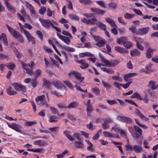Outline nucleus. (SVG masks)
<instances>
[{
    "mask_svg": "<svg viewBox=\"0 0 158 158\" xmlns=\"http://www.w3.org/2000/svg\"><path fill=\"white\" fill-rule=\"evenodd\" d=\"M20 62L23 68L26 70L27 73L30 75H31L33 73L32 70V69L28 68V67H29L31 68L34 67L35 65V64L34 62L33 61H31L29 64H27L26 63H24L22 60H21L20 61Z\"/></svg>",
    "mask_w": 158,
    "mask_h": 158,
    "instance_id": "nucleus-1",
    "label": "nucleus"
},
{
    "mask_svg": "<svg viewBox=\"0 0 158 158\" xmlns=\"http://www.w3.org/2000/svg\"><path fill=\"white\" fill-rule=\"evenodd\" d=\"M7 123L8 126L10 128L19 133H22V127L21 125L15 123L10 124L8 123Z\"/></svg>",
    "mask_w": 158,
    "mask_h": 158,
    "instance_id": "nucleus-2",
    "label": "nucleus"
},
{
    "mask_svg": "<svg viewBox=\"0 0 158 158\" xmlns=\"http://www.w3.org/2000/svg\"><path fill=\"white\" fill-rule=\"evenodd\" d=\"M83 22L89 25H93L97 24V19L94 16L91 19H83L82 20Z\"/></svg>",
    "mask_w": 158,
    "mask_h": 158,
    "instance_id": "nucleus-3",
    "label": "nucleus"
},
{
    "mask_svg": "<svg viewBox=\"0 0 158 158\" xmlns=\"http://www.w3.org/2000/svg\"><path fill=\"white\" fill-rule=\"evenodd\" d=\"M103 135L105 137L108 138H115L118 139L120 138L118 135L117 134H114L110 132L104 131L103 132Z\"/></svg>",
    "mask_w": 158,
    "mask_h": 158,
    "instance_id": "nucleus-4",
    "label": "nucleus"
},
{
    "mask_svg": "<svg viewBox=\"0 0 158 158\" xmlns=\"http://www.w3.org/2000/svg\"><path fill=\"white\" fill-rule=\"evenodd\" d=\"M149 28L146 27L138 29L137 33L139 35H144L147 34L149 31Z\"/></svg>",
    "mask_w": 158,
    "mask_h": 158,
    "instance_id": "nucleus-5",
    "label": "nucleus"
},
{
    "mask_svg": "<svg viewBox=\"0 0 158 158\" xmlns=\"http://www.w3.org/2000/svg\"><path fill=\"white\" fill-rule=\"evenodd\" d=\"M12 85L14 87L15 89L19 91H24L26 90V88L23 85H19L16 83H13Z\"/></svg>",
    "mask_w": 158,
    "mask_h": 158,
    "instance_id": "nucleus-6",
    "label": "nucleus"
},
{
    "mask_svg": "<svg viewBox=\"0 0 158 158\" xmlns=\"http://www.w3.org/2000/svg\"><path fill=\"white\" fill-rule=\"evenodd\" d=\"M57 35L58 38L63 41L65 43L68 45L69 44L70 42V40L68 37L63 36L58 33L57 34Z\"/></svg>",
    "mask_w": 158,
    "mask_h": 158,
    "instance_id": "nucleus-7",
    "label": "nucleus"
},
{
    "mask_svg": "<svg viewBox=\"0 0 158 158\" xmlns=\"http://www.w3.org/2000/svg\"><path fill=\"white\" fill-rule=\"evenodd\" d=\"M6 27L8 31L13 37H14L19 33L16 30L8 24L6 25Z\"/></svg>",
    "mask_w": 158,
    "mask_h": 158,
    "instance_id": "nucleus-8",
    "label": "nucleus"
},
{
    "mask_svg": "<svg viewBox=\"0 0 158 158\" xmlns=\"http://www.w3.org/2000/svg\"><path fill=\"white\" fill-rule=\"evenodd\" d=\"M42 25L47 28L50 27V20L49 19L43 20L40 18H39Z\"/></svg>",
    "mask_w": 158,
    "mask_h": 158,
    "instance_id": "nucleus-9",
    "label": "nucleus"
},
{
    "mask_svg": "<svg viewBox=\"0 0 158 158\" xmlns=\"http://www.w3.org/2000/svg\"><path fill=\"white\" fill-rule=\"evenodd\" d=\"M136 153H140L143 151V148L141 145L135 144L133 145V151Z\"/></svg>",
    "mask_w": 158,
    "mask_h": 158,
    "instance_id": "nucleus-10",
    "label": "nucleus"
},
{
    "mask_svg": "<svg viewBox=\"0 0 158 158\" xmlns=\"http://www.w3.org/2000/svg\"><path fill=\"white\" fill-rule=\"evenodd\" d=\"M74 145L75 148H76L82 149L84 147L83 143L80 140L75 141Z\"/></svg>",
    "mask_w": 158,
    "mask_h": 158,
    "instance_id": "nucleus-11",
    "label": "nucleus"
},
{
    "mask_svg": "<svg viewBox=\"0 0 158 158\" xmlns=\"http://www.w3.org/2000/svg\"><path fill=\"white\" fill-rule=\"evenodd\" d=\"M65 92V90L64 88H63L62 89H58L57 90L53 91L52 92V94L57 96H62Z\"/></svg>",
    "mask_w": 158,
    "mask_h": 158,
    "instance_id": "nucleus-12",
    "label": "nucleus"
},
{
    "mask_svg": "<svg viewBox=\"0 0 158 158\" xmlns=\"http://www.w3.org/2000/svg\"><path fill=\"white\" fill-rule=\"evenodd\" d=\"M77 62L80 64L79 66L82 69H86L89 67L88 64L83 60H77Z\"/></svg>",
    "mask_w": 158,
    "mask_h": 158,
    "instance_id": "nucleus-13",
    "label": "nucleus"
},
{
    "mask_svg": "<svg viewBox=\"0 0 158 158\" xmlns=\"http://www.w3.org/2000/svg\"><path fill=\"white\" fill-rule=\"evenodd\" d=\"M114 48L116 51L120 53L127 54L128 52V51L127 50L120 47L116 46Z\"/></svg>",
    "mask_w": 158,
    "mask_h": 158,
    "instance_id": "nucleus-14",
    "label": "nucleus"
},
{
    "mask_svg": "<svg viewBox=\"0 0 158 158\" xmlns=\"http://www.w3.org/2000/svg\"><path fill=\"white\" fill-rule=\"evenodd\" d=\"M19 25L21 29V30L22 31H23L24 30H26L24 29V27L28 28L30 30L32 29V26L30 24L26 23L24 25H23L20 23H19Z\"/></svg>",
    "mask_w": 158,
    "mask_h": 158,
    "instance_id": "nucleus-15",
    "label": "nucleus"
},
{
    "mask_svg": "<svg viewBox=\"0 0 158 158\" xmlns=\"http://www.w3.org/2000/svg\"><path fill=\"white\" fill-rule=\"evenodd\" d=\"M155 51V49L151 48H148L146 53V55L147 57L148 58H151L152 57V53L154 51Z\"/></svg>",
    "mask_w": 158,
    "mask_h": 158,
    "instance_id": "nucleus-16",
    "label": "nucleus"
},
{
    "mask_svg": "<svg viewBox=\"0 0 158 158\" xmlns=\"http://www.w3.org/2000/svg\"><path fill=\"white\" fill-rule=\"evenodd\" d=\"M91 10L92 12L100 15H103L105 13V11L97 8H91Z\"/></svg>",
    "mask_w": 158,
    "mask_h": 158,
    "instance_id": "nucleus-17",
    "label": "nucleus"
},
{
    "mask_svg": "<svg viewBox=\"0 0 158 158\" xmlns=\"http://www.w3.org/2000/svg\"><path fill=\"white\" fill-rule=\"evenodd\" d=\"M155 81H150L149 82L148 87L153 90L156 89L158 87V84L155 85Z\"/></svg>",
    "mask_w": 158,
    "mask_h": 158,
    "instance_id": "nucleus-18",
    "label": "nucleus"
},
{
    "mask_svg": "<svg viewBox=\"0 0 158 158\" xmlns=\"http://www.w3.org/2000/svg\"><path fill=\"white\" fill-rule=\"evenodd\" d=\"M137 75L136 73H129L124 76V80L125 81H127L129 79Z\"/></svg>",
    "mask_w": 158,
    "mask_h": 158,
    "instance_id": "nucleus-19",
    "label": "nucleus"
},
{
    "mask_svg": "<svg viewBox=\"0 0 158 158\" xmlns=\"http://www.w3.org/2000/svg\"><path fill=\"white\" fill-rule=\"evenodd\" d=\"M111 142L114 144L116 146L122 154H123V151L122 147L121 146V145L123 144V143L122 142H116L112 140H111Z\"/></svg>",
    "mask_w": 158,
    "mask_h": 158,
    "instance_id": "nucleus-20",
    "label": "nucleus"
},
{
    "mask_svg": "<svg viewBox=\"0 0 158 158\" xmlns=\"http://www.w3.org/2000/svg\"><path fill=\"white\" fill-rule=\"evenodd\" d=\"M75 77L76 79L78 81L80 82H82L84 79V77L81 76V74L79 73L76 72Z\"/></svg>",
    "mask_w": 158,
    "mask_h": 158,
    "instance_id": "nucleus-21",
    "label": "nucleus"
},
{
    "mask_svg": "<svg viewBox=\"0 0 158 158\" xmlns=\"http://www.w3.org/2000/svg\"><path fill=\"white\" fill-rule=\"evenodd\" d=\"M75 87L76 88V89L78 90H79L81 92H83L85 93L84 94H82L81 95L82 98H84L86 96H87V95L85 94L87 92V90H83L81 89L80 87H78V86L77 85H75Z\"/></svg>",
    "mask_w": 158,
    "mask_h": 158,
    "instance_id": "nucleus-22",
    "label": "nucleus"
},
{
    "mask_svg": "<svg viewBox=\"0 0 158 158\" xmlns=\"http://www.w3.org/2000/svg\"><path fill=\"white\" fill-rule=\"evenodd\" d=\"M34 145H37L39 146H42L46 144V142L42 140H39L33 142Z\"/></svg>",
    "mask_w": 158,
    "mask_h": 158,
    "instance_id": "nucleus-23",
    "label": "nucleus"
},
{
    "mask_svg": "<svg viewBox=\"0 0 158 158\" xmlns=\"http://www.w3.org/2000/svg\"><path fill=\"white\" fill-rule=\"evenodd\" d=\"M2 40L4 44L8 45V42L7 40V37L5 34L2 33L0 35V40Z\"/></svg>",
    "mask_w": 158,
    "mask_h": 158,
    "instance_id": "nucleus-24",
    "label": "nucleus"
},
{
    "mask_svg": "<svg viewBox=\"0 0 158 158\" xmlns=\"http://www.w3.org/2000/svg\"><path fill=\"white\" fill-rule=\"evenodd\" d=\"M2 40L4 44L8 45V42L7 40V37L5 34L2 33L0 35V40Z\"/></svg>",
    "mask_w": 158,
    "mask_h": 158,
    "instance_id": "nucleus-25",
    "label": "nucleus"
},
{
    "mask_svg": "<svg viewBox=\"0 0 158 158\" xmlns=\"http://www.w3.org/2000/svg\"><path fill=\"white\" fill-rule=\"evenodd\" d=\"M136 113L140 117V118L142 120L147 121L148 120V118L145 117L144 115H143L139 111V110H136Z\"/></svg>",
    "mask_w": 158,
    "mask_h": 158,
    "instance_id": "nucleus-26",
    "label": "nucleus"
},
{
    "mask_svg": "<svg viewBox=\"0 0 158 158\" xmlns=\"http://www.w3.org/2000/svg\"><path fill=\"white\" fill-rule=\"evenodd\" d=\"M62 48L65 50L70 52H74L75 51V49L74 48L65 45L63 46Z\"/></svg>",
    "mask_w": 158,
    "mask_h": 158,
    "instance_id": "nucleus-27",
    "label": "nucleus"
},
{
    "mask_svg": "<svg viewBox=\"0 0 158 158\" xmlns=\"http://www.w3.org/2000/svg\"><path fill=\"white\" fill-rule=\"evenodd\" d=\"M131 55L132 56H138L140 54L139 52L137 49H134L131 52Z\"/></svg>",
    "mask_w": 158,
    "mask_h": 158,
    "instance_id": "nucleus-28",
    "label": "nucleus"
},
{
    "mask_svg": "<svg viewBox=\"0 0 158 158\" xmlns=\"http://www.w3.org/2000/svg\"><path fill=\"white\" fill-rule=\"evenodd\" d=\"M70 133V132L66 131H65L64 132V134L66 135L67 138L70 141H72L74 140L75 139L71 135Z\"/></svg>",
    "mask_w": 158,
    "mask_h": 158,
    "instance_id": "nucleus-29",
    "label": "nucleus"
},
{
    "mask_svg": "<svg viewBox=\"0 0 158 158\" xmlns=\"http://www.w3.org/2000/svg\"><path fill=\"white\" fill-rule=\"evenodd\" d=\"M53 84L58 89H61V88L64 86L63 84L59 81H54Z\"/></svg>",
    "mask_w": 158,
    "mask_h": 158,
    "instance_id": "nucleus-30",
    "label": "nucleus"
},
{
    "mask_svg": "<svg viewBox=\"0 0 158 158\" xmlns=\"http://www.w3.org/2000/svg\"><path fill=\"white\" fill-rule=\"evenodd\" d=\"M9 59L10 58L8 55L0 53V60H6L7 61H8Z\"/></svg>",
    "mask_w": 158,
    "mask_h": 158,
    "instance_id": "nucleus-31",
    "label": "nucleus"
},
{
    "mask_svg": "<svg viewBox=\"0 0 158 158\" xmlns=\"http://www.w3.org/2000/svg\"><path fill=\"white\" fill-rule=\"evenodd\" d=\"M101 69L109 74H112L114 72V70L112 69H107L106 68H101Z\"/></svg>",
    "mask_w": 158,
    "mask_h": 158,
    "instance_id": "nucleus-32",
    "label": "nucleus"
},
{
    "mask_svg": "<svg viewBox=\"0 0 158 158\" xmlns=\"http://www.w3.org/2000/svg\"><path fill=\"white\" fill-rule=\"evenodd\" d=\"M124 47L127 49L130 48L133 45L132 43L130 41H125L123 43Z\"/></svg>",
    "mask_w": 158,
    "mask_h": 158,
    "instance_id": "nucleus-33",
    "label": "nucleus"
},
{
    "mask_svg": "<svg viewBox=\"0 0 158 158\" xmlns=\"http://www.w3.org/2000/svg\"><path fill=\"white\" fill-rule=\"evenodd\" d=\"M6 4L9 10L11 11L13 13H14L15 12V10L11 4H10L7 2H6Z\"/></svg>",
    "mask_w": 158,
    "mask_h": 158,
    "instance_id": "nucleus-34",
    "label": "nucleus"
},
{
    "mask_svg": "<svg viewBox=\"0 0 158 158\" xmlns=\"http://www.w3.org/2000/svg\"><path fill=\"white\" fill-rule=\"evenodd\" d=\"M7 93L10 95H13L16 94V92L13 90H12L11 87H9L7 89Z\"/></svg>",
    "mask_w": 158,
    "mask_h": 158,
    "instance_id": "nucleus-35",
    "label": "nucleus"
},
{
    "mask_svg": "<svg viewBox=\"0 0 158 158\" xmlns=\"http://www.w3.org/2000/svg\"><path fill=\"white\" fill-rule=\"evenodd\" d=\"M14 38L17 39L18 41L21 43H23L24 42L23 37L19 33H18Z\"/></svg>",
    "mask_w": 158,
    "mask_h": 158,
    "instance_id": "nucleus-36",
    "label": "nucleus"
},
{
    "mask_svg": "<svg viewBox=\"0 0 158 158\" xmlns=\"http://www.w3.org/2000/svg\"><path fill=\"white\" fill-rule=\"evenodd\" d=\"M102 82L103 86L106 88L107 90H109L111 88V85L110 83L103 81H102Z\"/></svg>",
    "mask_w": 158,
    "mask_h": 158,
    "instance_id": "nucleus-37",
    "label": "nucleus"
},
{
    "mask_svg": "<svg viewBox=\"0 0 158 158\" xmlns=\"http://www.w3.org/2000/svg\"><path fill=\"white\" fill-rule=\"evenodd\" d=\"M125 150L126 151H133V145L129 144V143H127L125 146Z\"/></svg>",
    "mask_w": 158,
    "mask_h": 158,
    "instance_id": "nucleus-38",
    "label": "nucleus"
},
{
    "mask_svg": "<svg viewBox=\"0 0 158 158\" xmlns=\"http://www.w3.org/2000/svg\"><path fill=\"white\" fill-rule=\"evenodd\" d=\"M105 19L106 21L109 23L111 26H113L116 25L115 23L112 19L109 17H107Z\"/></svg>",
    "mask_w": 158,
    "mask_h": 158,
    "instance_id": "nucleus-39",
    "label": "nucleus"
},
{
    "mask_svg": "<svg viewBox=\"0 0 158 158\" xmlns=\"http://www.w3.org/2000/svg\"><path fill=\"white\" fill-rule=\"evenodd\" d=\"M121 130L120 127L118 125H116L112 127L111 130L113 131L115 133L118 135V133Z\"/></svg>",
    "mask_w": 158,
    "mask_h": 158,
    "instance_id": "nucleus-40",
    "label": "nucleus"
},
{
    "mask_svg": "<svg viewBox=\"0 0 158 158\" xmlns=\"http://www.w3.org/2000/svg\"><path fill=\"white\" fill-rule=\"evenodd\" d=\"M111 27H112V28L111 29V32L114 35H117V30L118 29L117 25L116 24L115 25Z\"/></svg>",
    "mask_w": 158,
    "mask_h": 158,
    "instance_id": "nucleus-41",
    "label": "nucleus"
},
{
    "mask_svg": "<svg viewBox=\"0 0 158 158\" xmlns=\"http://www.w3.org/2000/svg\"><path fill=\"white\" fill-rule=\"evenodd\" d=\"M85 142L88 145L87 148L88 150L90 151H93V145L88 140H86Z\"/></svg>",
    "mask_w": 158,
    "mask_h": 158,
    "instance_id": "nucleus-42",
    "label": "nucleus"
},
{
    "mask_svg": "<svg viewBox=\"0 0 158 158\" xmlns=\"http://www.w3.org/2000/svg\"><path fill=\"white\" fill-rule=\"evenodd\" d=\"M13 51L14 52V54L16 56L17 58H21V55L16 48H13Z\"/></svg>",
    "mask_w": 158,
    "mask_h": 158,
    "instance_id": "nucleus-43",
    "label": "nucleus"
},
{
    "mask_svg": "<svg viewBox=\"0 0 158 158\" xmlns=\"http://www.w3.org/2000/svg\"><path fill=\"white\" fill-rule=\"evenodd\" d=\"M79 56L83 57L84 56H92L93 55L90 53L88 52L81 53L79 54Z\"/></svg>",
    "mask_w": 158,
    "mask_h": 158,
    "instance_id": "nucleus-44",
    "label": "nucleus"
},
{
    "mask_svg": "<svg viewBox=\"0 0 158 158\" xmlns=\"http://www.w3.org/2000/svg\"><path fill=\"white\" fill-rule=\"evenodd\" d=\"M57 118L55 116H51L49 118L48 121L50 123L56 122L57 121Z\"/></svg>",
    "mask_w": 158,
    "mask_h": 158,
    "instance_id": "nucleus-45",
    "label": "nucleus"
},
{
    "mask_svg": "<svg viewBox=\"0 0 158 158\" xmlns=\"http://www.w3.org/2000/svg\"><path fill=\"white\" fill-rule=\"evenodd\" d=\"M135 15L133 14L126 13L124 15V18L127 19H131L133 18Z\"/></svg>",
    "mask_w": 158,
    "mask_h": 158,
    "instance_id": "nucleus-46",
    "label": "nucleus"
},
{
    "mask_svg": "<svg viewBox=\"0 0 158 158\" xmlns=\"http://www.w3.org/2000/svg\"><path fill=\"white\" fill-rule=\"evenodd\" d=\"M6 66L8 69L12 70H14L15 67V64L12 63H10L7 64Z\"/></svg>",
    "mask_w": 158,
    "mask_h": 158,
    "instance_id": "nucleus-47",
    "label": "nucleus"
},
{
    "mask_svg": "<svg viewBox=\"0 0 158 158\" xmlns=\"http://www.w3.org/2000/svg\"><path fill=\"white\" fill-rule=\"evenodd\" d=\"M68 152V151L67 150H65L62 153L56 155V156L57 158H63L65 155Z\"/></svg>",
    "mask_w": 158,
    "mask_h": 158,
    "instance_id": "nucleus-48",
    "label": "nucleus"
},
{
    "mask_svg": "<svg viewBox=\"0 0 158 158\" xmlns=\"http://www.w3.org/2000/svg\"><path fill=\"white\" fill-rule=\"evenodd\" d=\"M131 98H136L138 99L139 100H143V99L140 96V95L137 92H135L134 93L132 96H131Z\"/></svg>",
    "mask_w": 158,
    "mask_h": 158,
    "instance_id": "nucleus-49",
    "label": "nucleus"
},
{
    "mask_svg": "<svg viewBox=\"0 0 158 158\" xmlns=\"http://www.w3.org/2000/svg\"><path fill=\"white\" fill-rule=\"evenodd\" d=\"M78 106L77 103L75 102H72L70 103L68 106V108H75Z\"/></svg>",
    "mask_w": 158,
    "mask_h": 158,
    "instance_id": "nucleus-50",
    "label": "nucleus"
},
{
    "mask_svg": "<svg viewBox=\"0 0 158 158\" xmlns=\"http://www.w3.org/2000/svg\"><path fill=\"white\" fill-rule=\"evenodd\" d=\"M69 17L71 19L74 20H78L79 19V18L78 16L76 15L71 14L69 15Z\"/></svg>",
    "mask_w": 158,
    "mask_h": 158,
    "instance_id": "nucleus-51",
    "label": "nucleus"
},
{
    "mask_svg": "<svg viewBox=\"0 0 158 158\" xmlns=\"http://www.w3.org/2000/svg\"><path fill=\"white\" fill-rule=\"evenodd\" d=\"M105 44V41L104 40H100L95 44L99 47L103 46Z\"/></svg>",
    "mask_w": 158,
    "mask_h": 158,
    "instance_id": "nucleus-52",
    "label": "nucleus"
},
{
    "mask_svg": "<svg viewBox=\"0 0 158 158\" xmlns=\"http://www.w3.org/2000/svg\"><path fill=\"white\" fill-rule=\"evenodd\" d=\"M101 62L104 64V66L110 67V62L108 60L105 59V58L101 60Z\"/></svg>",
    "mask_w": 158,
    "mask_h": 158,
    "instance_id": "nucleus-53",
    "label": "nucleus"
},
{
    "mask_svg": "<svg viewBox=\"0 0 158 158\" xmlns=\"http://www.w3.org/2000/svg\"><path fill=\"white\" fill-rule=\"evenodd\" d=\"M43 81L44 82L43 85L44 86L46 87H48L50 86V83L49 81H48L44 78L43 79Z\"/></svg>",
    "mask_w": 158,
    "mask_h": 158,
    "instance_id": "nucleus-54",
    "label": "nucleus"
},
{
    "mask_svg": "<svg viewBox=\"0 0 158 158\" xmlns=\"http://www.w3.org/2000/svg\"><path fill=\"white\" fill-rule=\"evenodd\" d=\"M45 97V96L44 95L40 96H38L35 98V100L37 103H38L39 101L41 102L43 100V99Z\"/></svg>",
    "mask_w": 158,
    "mask_h": 158,
    "instance_id": "nucleus-55",
    "label": "nucleus"
},
{
    "mask_svg": "<svg viewBox=\"0 0 158 158\" xmlns=\"http://www.w3.org/2000/svg\"><path fill=\"white\" fill-rule=\"evenodd\" d=\"M119 63V61L117 60H114L110 62V67H113L118 64Z\"/></svg>",
    "mask_w": 158,
    "mask_h": 158,
    "instance_id": "nucleus-56",
    "label": "nucleus"
},
{
    "mask_svg": "<svg viewBox=\"0 0 158 158\" xmlns=\"http://www.w3.org/2000/svg\"><path fill=\"white\" fill-rule=\"evenodd\" d=\"M97 25L99 26L102 29H103L104 31L105 30H106V26L104 24L101 23L100 22H98L97 23Z\"/></svg>",
    "mask_w": 158,
    "mask_h": 158,
    "instance_id": "nucleus-57",
    "label": "nucleus"
},
{
    "mask_svg": "<svg viewBox=\"0 0 158 158\" xmlns=\"http://www.w3.org/2000/svg\"><path fill=\"white\" fill-rule=\"evenodd\" d=\"M27 39L29 42L31 43L32 44H34L35 43L34 38L31 35L27 38Z\"/></svg>",
    "mask_w": 158,
    "mask_h": 158,
    "instance_id": "nucleus-58",
    "label": "nucleus"
},
{
    "mask_svg": "<svg viewBox=\"0 0 158 158\" xmlns=\"http://www.w3.org/2000/svg\"><path fill=\"white\" fill-rule=\"evenodd\" d=\"M47 10L46 8L45 7H43L41 8L39 11V13L41 15H44L45 11Z\"/></svg>",
    "mask_w": 158,
    "mask_h": 158,
    "instance_id": "nucleus-59",
    "label": "nucleus"
},
{
    "mask_svg": "<svg viewBox=\"0 0 158 158\" xmlns=\"http://www.w3.org/2000/svg\"><path fill=\"white\" fill-rule=\"evenodd\" d=\"M106 102L110 106H112L113 105L116 104L117 103V101L115 100H107Z\"/></svg>",
    "mask_w": 158,
    "mask_h": 158,
    "instance_id": "nucleus-60",
    "label": "nucleus"
},
{
    "mask_svg": "<svg viewBox=\"0 0 158 158\" xmlns=\"http://www.w3.org/2000/svg\"><path fill=\"white\" fill-rule=\"evenodd\" d=\"M135 120L136 123L137 124H138L139 126L140 127L143 128H144L145 129L147 128L148 127L147 126H146L145 125L141 124L137 119H135Z\"/></svg>",
    "mask_w": 158,
    "mask_h": 158,
    "instance_id": "nucleus-61",
    "label": "nucleus"
},
{
    "mask_svg": "<svg viewBox=\"0 0 158 158\" xmlns=\"http://www.w3.org/2000/svg\"><path fill=\"white\" fill-rule=\"evenodd\" d=\"M62 33L64 35L69 36L71 39L73 38V37L72 35L68 31L63 30L62 31Z\"/></svg>",
    "mask_w": 158,
    "mask_h": 158,
    "instance_id": "nucleus-62",
    "label": "nucleus"
},
{
    "mask_svg": "<svg viewBox=\"0 0 158 158\" xmlns=\"http://www.w3.org/2000/svg\"><path fill=\"white\" fill-rule=\"evenodd\" d=\"M64 82L69 88L71 89H73V85L68 80H66L64 81Z\"/></svg>",
    "mask_w": 158,
    "mask_h": 158,
    "instance_id": "nucleus-63",
    "label": "nucleus"
},
{
    "mask_svg": "<svg viewBox=\"0 0 158 158\" xmlns=\"http://www.w3.org/2000/svg\"><path fill=\"white\" fill-rule=\"evenodd\" d=\"M54 14V12H52L49 8L47 10V15L49 17L52 16L53 14Z\"/></svg>",
    "mask_w": 158,
    "mask_h": 158,
    "instance_id": "nucleus-64",
    "label": "nucleus"
}]
</instances>
